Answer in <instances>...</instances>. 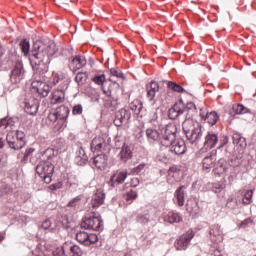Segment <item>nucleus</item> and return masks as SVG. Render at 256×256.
Instances as JSON below:
<instances>
[{"mask_svg":"<svg viewBox=\"0 0 256 256\" xmlns=\"http://www.w3.org/2000/svg\"><path fill=\"white\" fill-rule=\"evenodd\" d=\"M20 49L25 57L29 56L30 65L36 74L45 77L49 73L51 59L57 55L59 48L55 41L49 37H43L33 43L32 48L29 40L23 39L20 42ZM31 49V50H30Z\"/></svg>","mask_w":256,"mask_h":256,"instance_id":"f257e3e1","label":"nucleus"},{"mask_svg":"<svg viewBox=\"0 0 256 256\" xmlns=\"http://www.w3.org/2000/svg\"><path fill=\"white\" fill-rule=\"evenodd\" d=\"M182 129L191 145H197L203 139V126L197 120H184Z\"/></svg>","mask_w":256,"mask_h":256,"instance_id":"f03ea898","label":"nucleus"},{"mask_svg":"<svg viewBox=\"0 0 256 256\" xmlns=\"http://www.w3.org/2000/svg\"><path fill=\"white\" fill-rule=\"evenodd\" d=\"M81 229H89L91 231H103V219L99 212H90L82 218L80 224Z\"/></svg>","mask_w":256,"mask_h":256,"instance_id":"7ed1b4c3","label":"nucleus"},{"mask_svg":"<svg viewBox=\"0 0 256 256\" xmlns=\"http://www.w3.org/2000/svg\"><path fill=\"white\" fill-rule=\"evenodd\" d=\"M173 107L174 110H176V115H178V117L185 113V121H191L195 115H197V105H195L193 102H188L185 104L183 99H180L173 105Z\"/></svg>","mask_w":256,"mask_h":256,"instance_id":"20e7f679","label":"nucleus"},{"mask_svg":"<svg viewBox=\"0 0 256 256\" xmlns=\"http://www.w3.org/2000/svg\"><path fill=\"white\" fill-rule=\"evenodd\" d=\"M36 173L43 179L46 185L53 181V173H55V166L47 160H40L36 165Z\"/></svg>","mask_w":256,"mask_h":256,"instance_id":"39448f33","label":"nucleus"},{"mask_svg":"<svg viewBox=\"0 0 256 256\" xmlns=\"http://www.w3.org/2000/svg\"><path fill=\"white\" fill-rule=\"evenodd\" d=\"M177 126L168 124L160 133V145L170 147L177 140Z\"/></svg>","mask_w":256,"mask_h":256,"instance_id":"423d86ee","label":"nucleus"},{"mask_svg":"<svg viewBox=\"0 0 256 256\" xmlns=\"http://www.w3.org/2000/svg\"><path fill=\"white\" fill-rule=\"evenodd\" d=\"M27 71H25V66H23V61L18 59L14 62L11 73L10 82L13 85H19L23 79H25Z\"/></svg>","mask_w":256,"mask_h":256,"instance_id":"0eeeda50","label":"nucleus"},{"mask_svg":"<svg viewBox=\"0 0 256 256\" xmlns=\"http://www.w3.org/2000/svg\"><path fill=\"white\" fill-rule=\"evenodd\" d=\"M194 237L195 232H193L192 229L179 236L174 243L176 251H187V249H189V246L191 245V240Z\"/></svg>","mask_w":256,"mask_h":256,"instance_id":"6e6552de","label":"nucleus"},{"mask_svg":"<svg viewBox=\"0 0 256 256\" xmlns=\"http://www.w3.org/2000/svg\"><path fill=\"white\" fill-rule=\"evenodd\" d=\"M76 241L81 243V245H85L86 247H90V245H95L97 241H99V237L94 233H87L85 231H79L75 235Z\"/></svg>","mask_w":256,"mask_h":256,"instance_id":"1a4fd4ad","label":"nucleus"},{"mask_svg":"<svg viewBox=\"0 0 256 256\" xmlns=\"http://www.w3.org/2000/svg\"><path fill=\"white\" fill-rule=\"evenodd\" d=\"M131 119V111L126 108H121L115 112L114 116V125L116 127H123V125H127L129 120Z\"/></svg>","mask_w":256,"mask_h":256,"instance_id":"9d476101","label":"nucleus"},{"mask_svg":"<svg viewBox=\"0 0 256 256\" xmlns=\"http://www.w3.org/2000/svg\"><path fill=\"white\" fill-rule=\"evenodd\" d=\"M54 256H81L83 255V250L78 245H66L62 246L59 251L53 252Z\"/></svg>","mask_w":256,"mask_h":256,"instance_id":"9b49d317","label":"nucleus"},{"mask_svg":"<svg viewBox=\"0 0 256 256\" xmlns=\"http://www.w3.org/2000/svg\"><path fill=\"white\" fill-rule=\"evenodd\" d=\"M169 151L170 153H174V155H185L187 151L185 140L176 138L175 142L169 146Z\"/></svg>","mask_w":256,"mask_h":256,"instance_id":"f8f14e48","label":"nucleus"},{"mask_svg":"<svg viewBox=\"0 0 256 256\" xmlns=\"http://www.w3.org/2000/svg\"><path fill=\"white\" fill-rule=\"evenodd\" d=\"M6 142L10 149H13L14 151H20V149H23L25 147V144L21 142L19 139L15 137V133L10 132L6 136Z\"/></svg>","mask_w":256,"mask_h":256,"instance_id":"ddd939ff","label":"nucleus"},{"mask_svg":"<svg viewBox=\"0 0 256 256\" xmlns=\"http://www.w3.org/2000/svg\"><path fill=\"white\" fill-rule=\"evenodd\" d=\"M107 148V142L103 137H95L92 139L90 144V149L92 153H101V151H105Z\"/></svg>","mask_w":256,"mask_h":256,"instance_id":"4468645a","label":"nucleus"},{"mask_svg":"<svg viewBox=\"0 0 256 256\" xmlns=\"http://www.w3.org/2000/svg\"><path fill=\"white\" fill-rule=\"evenodd\" d=\"M32 89H34L41 97H48L51 92V86L45 82H32Z\"/></svg>","mask_w":256,"mask_h":256,"instance_id":"2eb2a0df","label":"nucleus"},{"mask_svg":"<svg viewBox=\"0 0 256 256\" xmlns=\"http://www.w3.org/2000/svg\"><path fill=\"white\" fill-rule=\"evenodd\" d=\"M129 109L135 113L138 117L143 119L145 117V113L147 109L143 107V102L139 99H135L129 104Z\"/></svg>","mask_w":256,"mask_h":256,"instance_id":"dca6fc26","label":"nucleus"},{"mask_svg":"<svg viewBox=\"0 0 256 256\" xmlns=\"http://www.w3.org/2000/svg\"><path fill=\"white\" fill-rule=\"evenodd\" d=\"M204 139V147L206 149H214V147L217 146V143H219V136L213 131L207 132Z\"/></svg>","mask_w":256,"mask_h":256,"instance_id":"f3484780","label":"nucleus"},{"mask_svg":"<svg viewBox=\"0 0 256 256\" xmlns=\"http://www.w3.org/2000/svg\"><path fill=\"white\" fill-rule=\"evenodd\" d=\"M217 162V156L215 152H211L209 155L205 156L202 160V167L204 171H211L215 167V163Z\"/></svg>","mask_w":256,"mask_h":256,"instance_id":"a211bd4d","label":"nucleus"},{"mask_svg":"<svg viewBox=\"0 0 256 256\" xmlns=\"http://www.w3.org/2000/svg\"><path fill=\"white\" fill-rule=\"evenodd\" d=\"M146 138L150 145H155L161 141V132L155 128L146 129Z\"/></svg>","mask_w":256,"mask_h":256,"instance_id":"6ab92c4d","label":"nucleus"},{"mask_svg":"<svg viewBox=\"0 0 256 256\" xmlns=\"http://www.w3.org/2000/svg\"><path fill=\"white\" fill-rule=\"evenodd\" d=\"M223 232L221 231V226L219 224H215L210 227L209 237L212 243H219L223 241Z\"/></svg>","mask_w":256,"mask_h":256,"instance_id":"aec40b11","label":"nucleus"},{"mask_svg":"<svg viewBox=\"0 0 256 256\" xmlns=\"http://www.w3.org/2000/svg\"><path fill=\"white\" fill-rule=\"evenodd\" d=\"M59 121L62 123V127H67V118L69 117V107L61 105L54 109Z\"/></svg>","mask_w":256,"mask_h":256,"instance_id":"412c9836","label":"nucleus"},{"mask_svg":"<svg viewBox=\"0 0 256 256\" xmlns=\"http://www.w3.org/2000/svg\"><path fill=\"white\" fill-rule=\"evenodd\" d=\"M109 161V157L107 154H98L93 157V165H95L96 169L103 171L107 167V163Z\"/></svg>","mask_w":256,"mask_h":256,"instance_id":"4be33fe9","label":"nucleus"},{"mask_svg":"<svg viewBox=\"0 0 256 256\" xmlns=\"http://www.w3.org/2000/svg\"><path fill=\"white\" fill-rule=\"evenodd\" d=\"M121 89V85L117 82H112L108 85L106 88L105 86H102V91L107 97H111L114 100H117L115 95H117V92Z\"/></svg>","mask_w":256,"mask_h":256,"instance_id":"5701e85b","label":"nucleus"},{"mask_svg":"<svg viewBox=\"0 0 256 256\" xmlns=\"http://www.w3.org/2000/svg\"><path fill=\"white\" fill-rule=\"evenodd\" d=\"M105 203V192L102 189H97L96 193L92 197L91 205L93 209L101 207Z\"/></svg>","mask_w":256,"mask_h":256,"instance_id":"b1692460","label":"nucleus"},{"mask_svg":"<svg viewBox=\"0 0 256 256\" xmlns=\"http://www.w3.org/2000/svg\"><path fill=\"white\" fill-rule=\"evenodd\" d=\"M87 65V59L84 56L76 55L69 66L71 71H78V69H83Z\"/></svg>","mask_w":256,"mask_h":256,"instance_id":"393cba45","label":"nucleus"},{"mask_svg":"<svg viewBox=\"0 0 256 256\" xmlns=\"http://www.w3.org/2000/svg\"><path fill=\"white\" fill-rule=\"evenodd\" d=\"M125 179H127V172L121 171L113 174L110 178L111 187H116V185H121L125 183Z\"/></svg>","mask_w":256,"mask_h":256,"instance_id":"a878e982","label":"nucleus"},{"mask_svg":"<svg viewBox=\"0 0 256 256\" xmlns=\"http://www.w3.org/2000/svg\"><path fill=\"white\" fill-rule=\"evenodd\" d=\"M24 111L28 115H37V111H39V102L35 99L25 101Z\"/></svg>","mask_w":256,"mask_h":256,"instance_id":"bb28decb","label":"nucleus"},{"mask_svg":"<svg viewBox=\"0 0 256 256\" xmlns=\"http://www.w3.org/2000/svg\"><path fill=\"white\" fill-rule=\"evenodd\" d=\"M118 157L120 161H122V163H127L129 159L133 157V152L131 151V147L124 144L118 154Z\"/></svg>","mask_w":256,"mask_h":256,"instance_id":"cd10ccee","label":"nucleus"},{"mask_svg":"<svg viewBox=\"0 0 256 256\" xmlns=\"http://www.w3.org/2000/svg\"><path fill=\"white\" fill-rule=\"evenodd\" d=\"M146 90L148 99L153 101V99H155V95H157L159 91V83L152 80L151 83L146 85Z\"/></svg>","mask_w":256,"mask_h":256,"instance_id":"c85d7f7f","label":"nucleus"},{"mask_svg":"<svg viewBox=\"0 0 256 256\" xmlns=\"http://www.w3.org/2000/svg\"><path fill=\"white\" fill-rule=\"evenodd\" d=\"M164 221L170 223V225H173V223H182L183 216L179 212L171 211L164 217Z\"/></svg>","mask_w":256,"mask_h":256,"instance_id":"c756f323","label":"nucleus"},{"mask_svg":"<svg viewBox=\"0 0 256 256\" xmlns=\"http://www.w3.org/2000/svg\"><path fill=\"white\" fill-rule=\"evenodd\" d=\"M185 189H187V186L182 185L175 191V197L178 201L179 207H183L185 205Z\"/></svg>","mask_w":256,"mask_h":256,"instance_id":"7c9ffc66","label":"nucleus"},{"mask_svg":"<svg viewBox=\"0 0 256 256\" xmlns=\"http://www.w3.org/2000/svg\"><path fill=\"white\" fill-rule=\"evenodd\" d=\"M204 121L208 123V125H215L217 121H219V115L216 111L207 112Z\"/></svg>","mask_w":256,"mask_h":256,"instance_id":"2f4dec72","label":"nucleus"},{"mask_svg":"<svg viewBox=\"0 0 256 256\" xmlns=\"http://www.w3.org/2000/svg\"><path fill=\"white\" fill-rule=\"evenodd\" d=\"M167 87H168V89H171L175 93H187V90H185V88H183V86H181L173 81H168Z\"/></svg>","mask_w":256,"mask_h":256,"instance_id":"473e14b6","label":"nucleus"},{"mask_svg":"<svg viewBox=\"0 0 256 256\" xmlns=\"http://www.w3.org/2000/svg\"><path fill=\"white\" fill-rule=\"evenodd\" d=\"M232 109L236 115H245V113H250L249 108L245 107L243 104H236Z\"/></svg>","mask_w":256,"mask_h":256,"instance_id":"72a5a7b5","label":"nucleus"},{"mask_svg":"<svg viewBox=\"0 0 256 256\" xmlns=\"http://www.w3.org/2000/svg\"><path fill=\"white\" fill-rule=\"evenodd\" d=\"M93 83H95L96 85H101L102 87H105V83H107V78L105 76V74H97L92 78Z\"/></svg>","mask_w":256,"mask_h":256,"instance_id":"f704fd0d","label":"nucleus"},{"mask_svg":"<svg viewBox=\"0 0 256 256\" xmlns=\"http://www.w3.org/2000/svg\"><path fill=\"white\" fill-rule=\"evenodd\" d=\"M239 206V203L237 202V198L234 196H229L226 202L227 209L235 210Z\"/></svg>","mask_w":256,"mask_h":256,"instance_id":"c9c22d12","label":"nucleus"},{"mask_svg":"<svg viewBox=\"0 0 256 256\" xmlns=\"http://www.w3.org/2000/svg\"><path fill=\"white\" fill-rule=\"evenodd\" d=\"M151 219V216L146 212L144 214H138L136 217L137 223H140L141 225H147Z\"/></svg>","mask_w":256,"mask_h":256,"instance_id":"e433bc0d","label":"nucleus"},{"mask_svg":"<svg viewBox=\"0 0 256 256\" xmlns=\"http://www.w3.org/2000/svg\"><path fill=\"white\" fill-rule=\"evenodd\" d=\"M89 75L87 72H78L75 76V81L78 83V85H83L85 81H87Z\"/></svg>","mask_w":256,"mask_h":256,"instance_id":"4c0bfd02","label":"nucleus"},{"mask_svg":"<svg viewBox=\"0 0 256 256\" xmlns=\"http://www.w3.org/2000/svg\"><path fill=\"white\" fill-rule=\"evenodd\" d=\"M244 205H251L253 203V190H247L244 193V198L242 199Z\"/></svg>","mask_w":256,"mask_h":256,"instance_id":"58836bf2","label":"nucleus"},{"mask_svg":"<svg viewBox=\"0 0 256 256\" xmlns=\"http://www.w3.org/2000/svg\"><path fill=\"white\" fill-rule=\"evenodd\" d=\"M89 161V157L87 156H76L75 163L80 167H84V165Z\"/></svg>","mask_w":256,"mask_h":256,"instance_id":"ea45409f","label":"nucleus"},{"mask_svg":"<svg viewBox=\"0 0 256 256\" xmlns=\"http://www.w3.org/2000/svg\"><path fill=\"white\" fill-rule=\"evenodd\" d=\"M110 75H112V77H117L118 79H125V74L123 72H118L117 68H111Z\"/></svg>","mask_w":256,"mask_h":256,"instance_id":"a19ab883","label":"nucleus"},{"mask_svg":"<svg viewBox=\"0 0 256 256\" xmlns=\"http://www.w3.org/2000/svg\"><path fill=\"white\" fill-rule=\"evenodd\" d=\"M234 143H236L237 145H239V147L242 148L247 147V140L245 139V137L239 136L238 138H234Z\"/></svg>","mask_w":256,"mask_h":256,"instance_id":"79ce46f5","label":"nucleus"},{"mask_svg":"<svg viewBox=\"0 0 256 256\" xmlns=\"http://www.w3.org/2000/svg\"><path fill=\"white\" fill-rule=\"evenodd\" d=\"M48 120L51 123H56L57 121H59V118L57 116V113L55 112V109H52L49 114H48Z\"/></svg>","mask_w":256,"mask_h":256,"instance_id":"37998d69","label":"nucleus"},{"mask_svg":"<svg viewBox=\"0 0 256 256\" xmlns=\"http://www.w3.org/2000/svg\"><path fill=\"white\" fill-rule=\"evenodd\" d=\"M83 113V105L77 104L72 108V115H81Z\"/></svg>","mask_w":256,"mask_h":256,"instance_id":"c03bdc74","label":"nucleus"},{"mask_svg":"<svg viewBox=\"0 0 256 256\" xmlns=\"http://www.w3.org/2000/svg\"><path fill=\"white\" fill-rule=\"evenodd\" d=\"M17 139H19L24 145H27V142L25 141V132L21 130H17L14 134Z\"/></svg>","mask_w":256,"mask_h":256,"instance_id":"a18cd8bd","label":"nucleus"},{"mask_svg":"<svg viewBox=\"0 0 256 256\" xmlns=\"http://www.w3.org/2000/svg\"><path fill=\"white\" fill-rule=\"evenodd\" d=\"M168 117L169 119H171L172 121H175V119H177L179 116L174 108V106H172L169 110H168Z\"/></svg>","mask_w":256,"mask_h":256,"instance_id":"49530a36","label":"nucleus"},{"mask_svg":"<svg viewBox=\"0 0 256 256\" xmlns=\"http://www.w3.org/2000/svg\"><path fill=\"white\" fill-rule=\"evenodd\" d=\"M9 120L7 118H3L0 120V133H3L7 127H9Z\"/></svg>","mask_w":256,"mask_h":256,"instance_id":"de8ad7c7","label":"nucleus"},{"mask_svg":"<svg viewBox=\"0 0 256 256\" xmlns=\"http://www.w3.org/2000/svg\"><path fill=\"white\" fill-rule=\"evenodd\" d=\"M33 153H35V148L26 149L22 161H28L29 157L33 155Z\"/></svg>","mask_w":256,"mask_h":256,"instance_id":"09e8293b","label":"nucleus"},{"mask_svg":"<svg viewBox=\"0 0 256 256\" xmlns=\"http://www.w3.org/2000/svg\"><path fill=\"white\" fill-rule=\"evenodd\" d=\"M143 169H145V163L139 164L138 166L134 167L132 169V174L139 175V173H141V171H143Z\"/></svg>","mask_w":256,"mask_h":256,"instance_id":"8fccbe9b","label":"nucleus"},{"mask_svg":"<svg viewBox=\"0 0 256 256\" xmlns=\"http://www.w3.org/2000/svg\"><path fill=\"white\" fill-rule=\"evenodd\" d=\"M39 161H41V153H37L30 158V163L32 165H37V163H39Z\"/></svg>","mask_w":256,"mask_h":256,"instance_id":"3c124183","label":"nucleus"},{"mask_svg":"<svg viewBox=\"0 0 256 256\" xmlns=\"http://www.w3.org/2000/svg\"><path fill=\"white\" fill-rule=\"evenodd\" d=\"M42 229H44L45 231H53V228L51 227V220L47 219L45 220L42 225H41Z\"/></svg>","mask_w":256,"mask_h":256,"instance_id":"603ef678","label":"nucleus"},{"mask_svg":"<svg viewBox=\"0 0 256 256\" xmlns=\"http://www.w3.org/2000/svg\"><path fill=\"white\" fill-rule=\"evenodd\" d=\"M62 188H63V182H56L49 186L50 191H57V189H62Z\"/></svg>","mask_w":256,"mask_h":256,"instance_id":"864d4df0","label":"nucleus"},{"mask_svg":"<svg viewBox=\"0 0 256 256\" xmlns=\"http://www.w3.org/2000/svg\"><path fill=\"white\" fill-rule=\"evenodd\" d=\"M133 199H137V192L131 190V191L128 192V194H127V201H133Z\"/></svg>","mask_w":256,"mask_h":256,"instance_id":"5fc2aeb1","label":"nucleus"},{"mask_svg":"<svg viewBox=\"0 0 256 256\" xmlns=\"http://www.w3.org/2000/svg\"><path fill=\"white\" fill-rule=\"evenodd\" d=\"M76 157H87V154L85 153V149H83V147H78V150L76 151Z\"/></svg>","mask_w":256,"mask_h":256,"instance_id":"6e6d98bb","label":"nucleus"},{"mask_svg":"<svg viewBox=\"0 0 256 256\" xmlns=\"http://www.w3.org/2000/svg\"><path fill=\"white\" fill-rule=\"evenodd\" d=\"M251 223H253V218L249 217V218H246L245 220H243L241 223H240V227H247V225H251Z\"/></svg>","mask_w":256,"mask_h":256,"instance_id":"4d7b16f0","label":"nucleus"},{"mask_svg":"<svg viewBox=\"0 0 256 256\" xmlns=\"http://www.w3.org/2000/svg\"><path fill=\"white\" fill-rule=\"evenodd\" d=\"M229 143V137L225 136L223 140H220V144L217 147V149H223L224 145H227Z\"/></svg>","mask_w":256,"mask_h":256,"instance_id":"13d9d810","label":"nucleus"},{"mask_svg":"<svg viewBox=\"0 0 256 256\" xmlns=\"http://www.w3.org/2000/svg\"><path fill=\"white\" fill-rule=\"evenodd\" d=\"M169 175H171V173H179V171H181V169L179 167H177V165H173L169 168Z\"/></svg>","mask_w":256,"mask_h":256,"instance_id":"bf43d9fd","label":"nucleus"},{"mask_svg":"<svg viewBox=\"0 0 256 256\" xmlns=\"http://www.w3.org/2000/svg\"><path fill=\"white\" fill-rule=\"evenodd\" d=\"M78 201H81V199H80L79 197L73 198V199L68 203V207H75V205H77Z\"/></svg>","mask_w":256,"mask_h":256,"instance_id":"052dcab7","label":"nucleus"},{"mask_svg":"<svg viewBox=\"0 0 256 256\" xmlns=\"http://www.w3.org/2000/svg\"><path fill=\"white\" fill-rule=\"evenodd\" d=\"M157 119H159V116L157 114V110L152 112V115L150 117V123H155V121H157Z\"/></svg>","mask_w":256,"mask_h":256,"instance_id":"680f3d73","label":"nucleus"},{"mask_svg":"<svg viewBox=\"0 0 256 256\" xmlns=\"http://www.w3.org/2000/svg\"><path fill=\"white\" fill-rule=\"evenodd\" d=\"M54 103H63L65 101V97L62 96H53Z\"/></svg>","mask_w":256,"mask_h":256,"instance_id":"e2e57ef3","label":"nucleus"},{"mask_svg":"<svg viewBox=\"0 0 256 256\" xmlns=\"http://www.w3.org/2000/svg\"><path fill=\"white\" fill-rule=\"evenodd\" d=\"M186 211H188V213H197V211L194 208L189 207V204H186Z\"/></svg>","mask_w":256,"mask_h":256,"instance_id":"0e129e2a","label":"nucleus"},{"mask_svg":"<svg viewBox=\"0 0 256 256\" xmlns=\"http://www.w3.org/2000/svg\"><path fill=\"white\" fill-rule=\"evenodd\" d=\"M205 112H203V108H200V117L203 121H205Z\"/></svg>","mask_w":256,"mask_h":256,"instance_id":"69168bd1","label":"nucleus"},{"mask_svg":"<svg viewBox=\"0 0 256 256\" xmlns=\"http://www.w3.org/2000/svg\"><path fill=\"white\" fill-rule=\"evenodd\" d=\"M5 55V48L0 45V57H3Z\"/></svg>","mask_w":256,"mask_h":256,"instance_id":"338daca9","label":"nucleus"},{"mask_svg":"<svg viewBox=\"0 0 256 256\" xmlns=\"http://www.w3.org/2000/svg\"><path fill=\"white\" fill-rule=\"evenodd\" d=\"M214 256H223V254L221 253L220 250L216 249V250L214 251Z\"/></svg>","mask_w":256,"mask_h":256,"instance_id":"774afa93","label":"nucleus"}]
</instances>
